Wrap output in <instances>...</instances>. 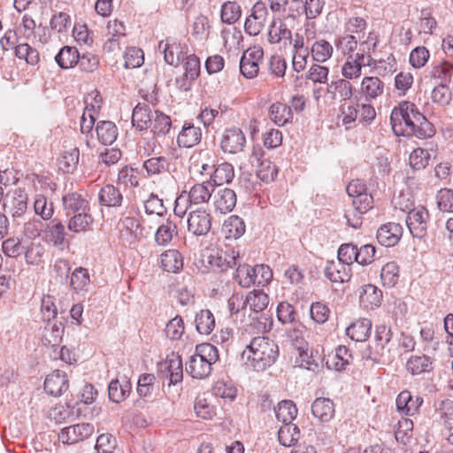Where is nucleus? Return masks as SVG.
Here are the masks:
<instances>
[{
  "mask_svg": "<svg viewBox=\"0 0 453 453\" xmlns=\"http://www.w3.org/2000/svg\"><path fill=\"white\" fill-rule=\"evenodd\" d=\"M390 122L397 136L414 135L419 139H426L435 134L434 125L410 101H402L393 108Z\"/></svg>",
  "mask_w": 453,
  "mask_h": 453,
  "instance_id": "obj_1",
  "label": "nucleus"
},
{
  "mask_svg": "<svg viewBox=\"0 0 453 453\" xmlns=\"http://www.w3.org/2000/svg\"><path fill=\"white\" fill-rule=\"evenodd\" d=\"M278 355L276 342H250L242 357L254 370L263 371L275 362Z\"/></svg>",
  "mask_w": 453,
  "mask_h": 453,
  "instance_id": "obj_2",
  "label": "nucleus"
},
{
  "mask_svg": "<svg viewBox=\"0 0 453 453\" xmlns=\"http://www.w3.org/2000/svg\"><path fill=\"white\" fill-rule=\"evenodd\" d=\"M119 238L129 246L136 247L146 238L145 227L142 218L124 213L119 223Z\"/></svg>",
  "mask_w": 453,
  "mask_h": 453,
  "instance_id": "obj_3",
  "label": "nucleus"
},
{
  "mask_svg": "<svg viewBox=\"0 0 453 453\" xmlns=\"http://www.w3.org/2000/svg\"><path fill=\"white\" fill-rule=\"evenodd\" d=\"M158 374L168 385L181 383L183 380L182 359L178 353L172 352L165 360L158 364Z\"/></svg>",
  "mask_w": 453,
  "mask_h": 453,
  "instance_id": "obj_4",
  "label": "nucleus"
},
{
  "mask_svg": "<svg viewBox=\"0 0 453 453\" xmlns=\"http://www.w3.org/2000/svg\"><path fill=\"white\" fill-rule=\"evenodd\" d=\"M264 60V50L260 45L247 49L240 60V72L247 79H253L259 73L260 65Z\"/></svg>",
  "mask_w": 453,
  "mask_h": 453,
  "instance_id": "obj_5",
  "label": "nucleus"
},
{
  "mask_svg": "<svg viewBox=\"0 0 453 453\" xmlns=\"http://www.w3.org/2000/svg\"><path fill=\"white\" fill-rule=\"evenodd\" d=\"M28 194L25 188L9 190L4 198V207L13 219L21 218L27 210Z\"/></svg>",
  "mask_w": 453,
  "mask_h": 453,
  "instance_id": "obj_6",
  "label": "nucleus"
},
{
  "mask_svg": "<svg viewBox=\"0 0 453 453\" xmlns=\"http://www.w3.org/2000/svg\"><path fill=\"white\" fill-rule=\"evenodd\" d=\"M95 433V427L89 423H77L61 429L58 440L64 444L73 445L89 438Z\"/></svg>",
  "mask_w": 453,
  "mask_h": 453,
  "instance_id": "obj_7",
  "label": "nucleus"
},
{
  "mask_svg": "<svg viewBox=\"0 0 453 453\" xmlns=\"http://www.w3.org/2000/svg\"><path fill=\"white\" fill-rule=\"evenodd\" d=\"M268 16V10L263 1H257L246 18L244 30L250 36H256L263 30Z\"/></svg>",
  "mask_w": 453,
  "mask_h": 453,
  "instance_id": "obj_8",
  "label": "nucleus"
},
{
  "mask_svg": "<svg viewBox=\"0 0 453 453\" xmlns=\"http://www.w3.org/2000/svg\"><path fill=\"white\" fill-rule=\"evenodd\" d=\"M289 350L291 357H295L296 365L306 369H310L319 356V350L314 349L309 342H291Z\"/></svg>",
  "mask_w": 453,
  "mask_h": 453,
  "instance_id": "obj_9",
  "label": "nucleus"
},
{
  "mask_svg": "<svg viewBox=\"0 0 453 453\" xmlns=\"http://www.w3.org/2000/svg\"><path fill=\"white\" fill-rule=\"evenodd\" d=\"M246 145V137L239 127L225 129L220 138V148L224 153L237 154L242 152Z\"/></svg>",
  "mask_w": 453,
  "mask_h": 453,
  "instance_id": "obj_10",
  "label": "nucleus"
},
{
  "mask_svg": "<svg viewBox=\"0 0 453 453\" xmlns=\"http://www.w3.org/2000/svg\"><path fill=\"white\" fill-rule=\"evenodd\" d=\"M428 219V211L423 206L416 207L408 212L406 225L414 238L421 239L426 234Z\"/></svg>",
  "mask_w": 453,
  "mask_h": 453,
  "instance_id": "obj_11",
  "label": "nucleus"
},
{
  "mask_svg": "<svg viewBox=\"0 0 453 453\" xmlns=\"http://www.w3.org/2000/svg\"><path fill=\"white\" fill-rule=\"evenodd\" d=\"M22 187L28 192L44 194L47 190H54L55 184L48 173H27L22 179Z\"/></svg>",
  "mask_w": 453,
  "mask_h": 453,
  "instance_id": "obj_12",
  "label": "nucleus"
},
{
  "mask_svg": "<svg viewBox=\"0 0 453 453\" xmlns=\"http://www.w3.org/2000/svg\"><path fill=\"white\" fill-rule=\"evenodd\" d=\"M211 227V216L203 209L191 211L188 217V230L196 236L205 235Z\"/></svg>",
  "mask_w": 453,
  "mask_h": 453,
  "instance_id": "obj_13",
  "label": "nucleus"
},
{
  "mask_svg": "<svg viewBox=\"0 0 453 453\" xmlns=\"http://www.w3.org/2000/svg\"><path fill=\"white\" fill-rule=\"evenodd\" d=\"M211 198L215 211L223 214L232 211L236 205V194L228 188L213 189Z\"/></svg>",
  "mask_w": 453,
  "mask_h": 453,
  "instance_id": "obj_14",
  "label": "nucleus"
},
{
  "mask_svg": "<svg viewBox=\"0 0 453 453\" xmlns=\"http://www.w3.org/2000/svg\"><path fill=\"white\" fill-rule=\"evenodd\" d=\"M385 83L378 76H365L360 82L359 88L357 92L365 101L376 100L384 93Z\"/></svg>",
  "mask_w": 453,
  "mask_h": 453,
  "instance_id": "obj_15",
  "label": "nucleus"
},
{
  "mask_svg": "<svg viewBox=\"0 0 453 453\" xmlns=\"http://www.w3.org/2000/svg\"><path fill=\"white\" fill-rule=\"evenodd\" d=\"M364 53H356L355 56H349L341 68L342 78L349 81L357 80L362 76L363 67L366 65Z\"/></svg>",
  "mask_w": 453,
  "mask_h": 453,
  "instance_id": "obj_16",
  "label": "nucleus"
},
{
  "mask_svg": "<svg viewBox=\"0 0 453 453\" xmlns=\"http://www.w3.org/2000/svg\"><path fill=\"white\" fill-rule=\"evenodd\" d=\"M402 234V226L398 223L389 222L378 229L377 240L385 247H393L399 242Z\"/></svg>",
  "mask_w": 453,
  "mask_h": 453,
  "instance_id": "obj_17",
  "label": "nucleus"
},
{
  "mask_svg": "<svg viewBox=\"0 0 453 453\" xmlns=\"http://www.w3.org/2000/svg\"><path fill=\"white\" fill-rule=\"evenodd\" d=\"M69 380L65 372L55 370L44 381V389L51 395L58 396L68 389Z\"/></svg>",
  "mask_w": 453,
  "mask_h": 453,
  "instance_id": "obj_18",
  "label": "nucleus"
},
{
  "mask_svg": "<svg viewBox=\"0 0 453 453\" xmlns=\"http://www.w3.org/2000/svg\"><path fill=\"white\" fill-rule=\"evenodd\" d=\"M382 291L372 284H366L359 289V303L365 310H374L382 302Z\"/></svg>",
  "mask_w": 453,
  "mask_h": 453,
  "instance_id": "obj_19",
  "label": "nucleus"
},
{
  "mask_svg": "<svg viewBox=\"0 0 453 453\" xmlns=\"http://www.w3.org/2000/svg\"><path fill=\"white\" fill-rule=\"evenodd\" d=\"M395 403L399 412L406 416H413L418 413L423 399L418 395L412 396L410 391L403 390L398 395Z\"/></svg>",
  "mask_w": 453,
  "mask_h": 453,
  "instance_id": "obj_20",
  "label": "nucleus"
},
{
  "mask_svg": "<svg viewBox=\"0 0 453 453\" xmlns=\"http://www.w3.org/2000/svg\"><path fill=\"white\" fill-rule=\"evenodd\" d=\"M126 35V27L123 22L113 19L110 20L107 25V40L104 42V50L106 51H113L119 48V41Z\"/></svg>",
  "mask_w": 453,
  "mask_h": 453,
  "instance_id": "obj_21",
  "label": "nucleus"
},
{
  "mask_svg": "<svg viewBox=\"0 0 453 453\" xmlns=\"http://www.w3.org/2000/svg\"><path fill=\"white\" fill-rule=\"evenodd\" d=\"M311 412L319 421L326 423L334 417L335 406L331 399L319 397L311 404Z\"/></svg>",
  "mask_w": 453,
  "mask_h": 453,
  "instance_id": "obj_22",
  "label": "nucleus"
},
{
  "mask_svg": "<svg viewBox=\"0 0 453 453\" xmlns=\"http://www.w3.org/2000/svg\"><path fill=\"white\" fill-rule=\"evenodd\" d=\"M291 36L292 32L282 19L275 17L272 19L267 33L269 43L277 44L283 40L291 39Z\"/></svg>",
  "mask_w": 453,
  "mask_h": 453,
  "instance_id": "obj_23",
  "label": "nucleus"
},
{
  "mask_svg": "<svg viewBox=\"0 0 453 453\" xmlns=\"http://www.w3.org/2000/svg\"><path fill=\"white\" fill-rule=\"evenodd\" d=\"M202 130L193 123L185 122L177 137V143L180 147L191 148L201 142Z\"/></svg>",
  "mask_w": 453,
  "mask_h": 453,
  "instance_id": "obj_24",
  "label": "nucleus"
},
{
  "mask_svg": "<svg viewBox=\"0 0 453 453\" xmlns=\"http://www.w3.org/2000/svg\"><path fill=\"white\" fill-rule=\"evenodd\" d=\"M159 264L164 271L178 273L183 269V256L177 250H167L160 255Z\"/></svg>",
  "mask_w": 453,
  "mask_h": 453,
  "instance_id": "obj_25",
  "label": "nucleus"
},
{
  "mask_svg": "<svg viewBox=\"0 0 453 453\" xmlns=\"http://www.w3.org/2000/svg\"><path fill=\"white\" fill-rule=\"evenodd\" d=\"M268 117L275 125L284 127L292 122L294 116L290 106L281 102H275L269 107Z\"/></svg>",
  "mask_w": 453,
  "mask_h": 453,
  "instance_id": "obj_26",
  "label": "nucleus"
},
{
  "mask_svg": "<svg viewBox=\"0 0 453 453\" xmlns=\"http://www.w3.org/2000/svg\"><path fill=\"white\" fill-rule=\"evenodd\" d=\"M352 360V355L346 346H339L335 351L328 355L326 366L334 371H342Z\"/></svg>",
  "mask_w": 453,
  "mask_h": 453,
  "instance_id": "obj_27",
  "label": "nucleus"
},
{
  "mask_svg": "<svg viewBox=\"0 0 453 453\" xmlns=\"http://www.w3.org/2000/svg\"><path fill=\"white\" fill-rule=\"evenodd\" d=\"M211 187L210 182L196 183L188 192L186 191V196L192 205L207 203L212 197Z\"/></svg>",
  "mask_w": 453,
  "mask_h": 453,
  "instance_id": "obj_28",
  "label": "nucleus"
},
{
  "mask_svg": "<svg viewBox=\"0 0 453 453\" xmlns=\"http://www.w3.org/2000/svg\"><path fill=\"white\" fill-rule=\"evenodd\" d=\"M186 371L192 378L202 380L211 374V365L194 354L187 363Z\"/></svg>",
  "mask_w": 453,
  "mask_h": 453,
  "instance_id": "obj_29",
  "label": "nucleus"
},
{
  "mask_svg": "<svg viewBox=\"0 0 453 453\" xmlns=\"http://www.w3.org/2000/svg\"><path fill=\"white\" fill-rule=\"evenodd\" d=\"M194 411L196 418L203 420H212L217 416V407L204 395L195 399Z\"/></svg>",
  "mask_w": 453,
  "mask_h": 453,
  "instance_id": "obj_30",
  "label": "nucleus"
},
{
  "mask_svg": "<svg viewBox=\"0 0 453 453\" xmlns=\"http://www.w3.org/2000/svg\"><path fill=\"white\" fill-rule=\"evenodd\" d=\"M244 221L236 215L228 217L222 226V233L226 239H238L245 233Z\"/></svg>",
  "mask_w": 453,
  "mask_h": 453,
  "instance_id": "obj_31",
  "label": "nucleus"
},
{
  "mask_svg": "<svg viewBox=\"0 0 453 453\" xmlns=\"http://www.w3.org/2000/svg\"><path fill=\"white\" fill-rule=\"evenodd\" d=\"M158 49L164 52V59L168 65H178L183 58L181 47L175 42L161 41Z\"/></svg>",
  "mask_w": 453,
  "mask_h": 453,
  "instance_id": "obj_32",
  "label": "nucleus"
},
{
  "mask_svg": "<svg viewBox=\"0 0 453 453\" xmlns=\"http://www.w3.org/2000/svg\"><path fill=\"white\" fill-rule=\"evenodd\" d=\"M154 115L152 111L148 105L138 104L134 107L132 115V123L139 130H147L151 125V119Z\"/></svg>",
  "mask_w": 453,
  "mask_h": 453,
  "instance_id": "obj_33",
  "label": "nucleus"
},
{
  "mask_svg": "<svg viewBox=\"0 0 453 453\" xmlns=\"http://www.w3.org/2000/svg\"><path fill=\"white\" fill-rule=\"evenodd\" d=\"M98 199L102 205L117 207L121 205L123 196L115 186L107 184L100 189Z\"/></svg>",
  "mask_w": 453,
  "mask_h": 453,
  "instance_id": "obj_34",
  "label": "nucleus"
},
{
  "mask_svg": "<svg viewBox=\"0 0 453 453\" xmlns=\"http://www.w3.org/2000/svg\"><path fill=\"white\" fill-rule=\"evenodd\" d=\"M326 277L332 282H345L350 279L349 268L340 262H328L325 269Z\"/></svg>",
  "mask_w": 453,
  "mask_h": 453,
  "instance_id": "obj_35",
  "label": "nucleus"
},
{
  "mask_svg": "<svg viewBox=\"0 0 453 453\" xmlns=\"http://www.w3.org/2000/svg\"><path fill=\"white\" fill-rule=\"evenodd\" d=\"M211 392L216 397L233 402L237 396V388L229 380H218L214 382Z\"/></svg>",
  "mask_w": 453,
  "mask_h": 453,
  "instance_id": "obj_36",
  "label": "nucleus"
},
{
  "mask_svg": "<svg viewBox=\"0 0 453 453\" xmlns=\"http://www.w3.org/2000/svg\"><path fill=\"white\" fill-rule=\"evenodd\" d=\"M177 233L176 223L168 219L157 227L154 235L155 242L159 246H166Z\"/></svg>",
  "mask_w": 453,
  "mask_h": 453,
  "instance_id": "obj_37",
  "label": "nucleus"
},
{
  "mask_svg": "<svg viewBox=\"0 0 453 453\" xmlns=\"http://www.w3.org/2000/svg\"><path fill=\"white\" fill-rule=\"evenodd\" d=\"M372 322L368 319H361L353 322L346 328V334L350 340H367L370 336Z\"/></svg>",
  "mask_w": 453,
  "mask_h": 453,
  "instance_id": "obj_38",
  "label": "nucleus"
},
{
  "mask_svg": "<svg viewBox=\"0 0 453 453\" xmlns=\"http://www.w3.org/2000/svg\"><path fill=\"white\" fill-rule=\"evenodd\" d=\"M98 141L103 144H111L118 137V127L111 121H99L96 127Z\"/></svg>",
  "mask_w": 453,
  "mask_h": 453,
  "instance_id": "obj_39",
  "label": "nucleus"
},
{
  "mask_svg": "<svg viewBox=\"0 0 453 453\" xmlns=\"http://www.w3.org/2000/svg\"><path fill=\"white\" fill-rule=\"evenodd\" d=\"M80 59V54L75 47L65 46L55 57L58 65L63 69L75 66Z\"/></svg>",
  "mask_w": 453,
  "mask_h": 453,
  "instance_id": "obj_40",
  "label": "nucleus"
},
{
  "mask_svg": "<svg viewBox=\"0 0 453 453\" xmlns=\"http://www.w3.org/2000/svg\"><path fill=\"white\" fill-rule=\"evenodd\" d=\"M334 53L333 45L325 39L317 40L311 47L312 59L317 63H324L331 58Z\"/></svg>",
  "mask_w": 453,
  "mask_h": 453,
  "instance_id": "obj_41",
  "label": "nucleus"
},
{
  "mask_svg": "<svg viewBox=\"0 0 453 453\" xmlns=\"http://www.w3.org/2000/svg\"><path fill=\"white\" fill-rule=\"evenodd\" d=\"M297 412V408L291 400H283L275 408L276 418L283 425L293 424L292 422L296 418Z\"/></svg>",
  "mask_w": 453,
  "mask_h": 453,
  "instance_id": "obj_42",
  "label": "nucleus"
},
{
  "mask_svg": "<svg viewBox=\"0 0 453 453\" xmlns=\"http://www.w3.org/2000/svg\"><path fill=\"white\" fill-rule=\"evenodd\" d=\"M270 10L274 13H285L295 16L294 8L296 12L303 9V2L300 0H267Z\"/></svg>",
  "mask_w": 453,
  "mask_h": 453,
  "instance_id": "obj_43",
  "label": "nucleus"
},
{
  "mask_svg": "<svg viewBox=\"0 0 453 453\" xmlns=\"http://www.w3.org/2000/svg\"><path fill=\"white\" fill-rule=\"evenodd\" d=\"M108 391L109 397L111 401L120 403L129 395L131 383L127 380L121 382L119 380H112L109 385Z\"/></svg>",
  "mask_w": 453,
  "mask_h": 453,
  "instance_id": "obj_44",
  "label": "nucleus"
},
{
  "mask_svg": "<svg viewBox=\"0 0 453 453\" xmlns=\"http://www.w3.org/2000/svg\"><path fill=\"white\" fill-rule=\"evenodd\" d=\"M431 150L421 147L414 149L409 155L410 166L416 171L425 169L431 160Z\"/></svg>",
  "mask_w": 453,
  "mask_h": 453,
  "instance_id": "obj_45",
  "label": "nucleus"
},
{
  "mask_svg": "<svg viewBox=\"0 0 453 453\" xmlns=\"http://www.w3.org/2000/svg\"><path fill=\"white\" fill-rule=\"evenodd\" d=\"M245 302L250 311L259 312L267 307L269 297L264 291L255 289L245 296Z\"/></svg>",
  "mask_w": 453,
  "mask_h": 453,
  "instance_id": "obj_46",
  "label": "nucleus"
},
{
  "mask_svg": "<svg viewBox=\"0 0 453 453\" xmlns=\"http://www.w3.org/2000/svg\"><path fill=\"white\" fill-rule=\"evenodd\" d=\"M196 330L203 335L210 334L215 327V319L209 310H201L195 319Z\"/></svg>",
  "mask_w": 453,
  "mask_h": 453,
  "instance_id": "obj_47",
  "label": "nucleus"
},
{
  "mask_svg": "<svg viewBox=\"0 0 453 453\" xmlns=\"http://www.w3.org/2000/svg\"><path fill=\"white\" fill-rule=\"evenodd\" d=\"M300 436V430L295 424L282 425L278 432V439L285 447L295 445Z\"/></svg>",
  "mask_w": 453,
  "mask_h": 453,
  "instance_id": "obj_48",
  "label": "nucleus"
},
{
  "mask_svg": "<svg viewBox=\"0 0 453 453\" xmlns=\"http://www.w3.org/2000/svg\"><path fill=\"white\" fill-rule=\"evenodd\" d=\"M80 151L79 149L73 147L69 150H65L63 152L61 157L58 160V167L59 169L66 173H73L79 163Z\"/></svg>",
  "mask_w": 453,
  "mask_h": 453,
  "instance_id": "obj_49",
  "label": "nucleus"
},
{
  "mask_svg": "<svg viewBox=\"0 0 453 453\" xmlns=\"http://www.w3.org/2000/svg\"><path fill=\"white\" fill-rule=\"evenodd\" d=\"M211 24L204 15H198L191 25V35L198 41H206L210 35Z\"/></svg>",
  "mask_w": 453,
  "mask_h": 453,
  "instance_id": "obj_50",
  "label": "nucleus"
},
{
  "mask_svg": "<svg viewBox=\"0 0 453 453\" xmlns=\"http://www.w3.org/2000/svg\"><path fill=\"white\" fill-rule=\"evenodd\" d=\"M414 77L409 71H401L394 79V88L399 96H404L411 89Z\"/></svg>",
  "mask_w": 453,
  "mask_h": 453,
  "instance_id": "obj_51",
  "label": "nucleus"
},
{
  "mask_svg": "<svg viewBox=\"0 0 453 453\" xmlns=\"http://www.w3.org/2000/svg\"><path fill=\"white\" fill-rule=\"evenodd\" d=\"M211 176L214 184L220 188V186L231 182L234 179V166L229 163H222L214 169Z\"/></svg>",
  "mask_w": 453,
  "mask_h": 453,
  "instance_id": "obj_52",
  "label": "nucleus"
},
{
  "mask_svg": "<svg viewBox=\"0 0 453 453\" xmlns=\"http://www.w3.org/2000/svg\"><path fill=\"white\" fill-rule=\"evenodd\" d=\"M431 77L447 84L450 81L453 75V63L449 60L441 61L432 66L430 71Z\"/></svg>",
  "mask_w": 453,
  "mask_h": 453,
  "instance_id": "obj_53",
  "label": "nucleus"
},
{
  "mask_svg": "<svg viewBox=\"0 0 453 453\" xmlns=\"http://www.w3.org/2000/svg\"><path fill=\"white\" fill-rule=\"evenodd\" d=\"M242 15L241 6L234 1H228L221 5L220 18L222 22L226 24L235 23Z\"/></svg>",
  "mask_w": 453,
  "mask_h": 453,
  "instance_id": "obj_54",
  "label": "nucleus"
},
{
  "mask_svg": "<svg viewBox=\"0 0 453 453\" xmlns=\"http://www.w3.org/2000/svg\"><path fill=\"white\" fill-rule=\"evenodd\" d=\"M150 126L149 128H150L151 132L156 135H163L169 132L171 128V119L170 118L158 111H154V115L150 122Z\"/></svg>",
  "mask_w": 453,
  "mask_h": 453,
  "instance_id": "obj_55",
  "label": "nucleus"
},
{
  "mask_svg": "<svg viewBox=\"0 0 453 453\" xmlns=\"http://www.w3.org/2000/svg\"><path fill=\"white\" fill-rule=\"evenodd\" d=\"M380 279L384 287H395L399 279L398 265L394 261L387 263L381 269Z\"/></svg>",
  "mask_w": 453,
  "mask_h": 453,
  "instance_id": "obj_56",
  "label": "nucleus"
},
{
  "mask_svg": "<svg viewBox=\"0 0 453 453\" xmlns=\"http://www.w3.org/2000/svg\"><path fill=\"white\" fill-rule=\"evenodd\" d=\"M235 279L242 288H250L257 284L255 266L249 265H239L236 269Z\"/></svg>",
  "mask_w": 453,
  "mask_h": 453,
  "instance_id": "obj_57",
  "label": "nucleus"
},
{
  "mask_svg": "<svg viewBox=\"0 0 453 453\" xmlns=\"http://www.w3.org/2000/svg\"><path fill=\"white\" fill-rule=\"evenodd\" d=\"M141 173L131 166H124L118 174V183L127 188L137 187L139 184Z\"/></svg>",
  "mask_w": 453,
  "mask_h": 453,
  "instance_id": "obj_58",
  "label": "nucleus"
},
{
  "mask_svg": "<svg viewBox=\"0 0 453 453\" xmlns=\"http://www.w3.org/2000/svg\"><path fill=\"white\" fill-rule=\"evenodd\" d=\"M334 45L337 50L344 56H355L354 51L357 48V40L352 35H340L335 38Z\"/></svg>",
  "mask_w": 453,
  "mask_h": 453,
  "instance_id": "obj_59",
  "label": "nucleus"
},
{
  "mask_svg": "<svg viewBox=\"0 0 453 453\" xmlns=\"http://www.w3.org/2000/svg\"><path fill=\"white\" fill-rule=\"evenodd\" d=\"M15 55L19 59H24L31 65H35L40 60L38 50L28 43H19L15 47Z\"/></svg>",
  "mask_w": 453,
  "mask_h": 453,
  "instance_id": "obj_60",
  "label": "nucleus"
},
{
  "mask_svg": "<svg viewBox=\"0 0 453 453\" xmlns=\"http://www.w3.org/2000/svg\"><path fill=\"white\" fill-rule=\"evenodd\" d=\"M278 175V167L269 159H263L257 168V176L264 182H271Z\"/></svg>",
  "mask_w": 453,
  "mask_h": 453,
  "instance_id": "obj_61",
  "label": "nucleus"
},
{
  "mask_svg": "<svg viewBox=\"0 0 453 453\" xmlns=\"http://www.w3.org/2000/svg\"><path fill=\"white\" fill-rule=\"evenodd\" d=\"M143 207L147 215H157L162 217L167 211L163 200L153 193H151L149 197L143 201Z\"/></svg>",
  "mask_w": 453,
  "mask_h": 453,
  "instance_id": "obj_62",
  "label": "nucleus"
},
{
  "mask_svg": "<svg viewBox=\"0 0 453 453\" xmlns=\"http://www.w3.org/2000/svg\"><path fill=\"white\" fill-rule=\"evenodd\" d=\"M35 212L42 219H50L54 212L53 203L48 202L44 194H37L34 203Z\"/></svg>",
  "mask_w": 453,
  "mask_h": 453,
  "instance_id": "obj_63",
  "label": "nucleus"
},
{
  "mask_svg": "<svg viewBox=\"0 0 453 453\" xmlns=\"http://www.w3.org/2000/svg\"><path fill=\"white\" fill-rule=\"evenodd\" d=\"M431 99L440 106H447L452 100V92L447 84L440 83L432 90Z\"/></svg>",
  "mask_w": 453,
  "mask_h": 453,
  "instance_id": "obj_64",
  "label": "nucleus"
}]
</instances>
